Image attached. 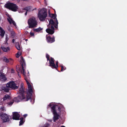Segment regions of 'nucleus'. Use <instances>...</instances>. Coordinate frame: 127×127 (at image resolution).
Wrapping results in <instances>:
<instances>
[{"label":"nucleus","instance_id":"f257e3e1","mask_svg":"<svg viewBox=\"0 0 127 127\" xmlns=\"http://www.w3.org/2000/svg\"><path fill=\"white\" fill-rule=\"evenodd\" d=\"M21 60L20 61V64L22 67V70H21V73L24 76L25 79L27 83L28 89V93L30 94V95H32V87L30 83L27 79V78L26 75V73L25 72V70L24 67H25L26 65L25 60L23 57L21 56Z\"/></svg>","mask_w":127,"mask_h":127},{"label":"nucleus","instance_id":"f03ea898","mask_svg":"<svg viewBox=\"0 0 127 127\" xmlns=\"http://www.w3.org/2000/svg\"><path fill=\"white\" fill-rule=\"evenodd\" d=\"M20 87L18 92L19 95L25 98H26V97L27 96V95L29 96H30V98L29 99L31 100V101L32 100L31 98V96L32 95H30V94L28 93V91L27 90L25 89V88L23 86V83H21L20 84Z\"/></svg>","mask_w":127,"mask_h":127},{"label":"nucleus","instance_id":"7ed1b4c3","mask_svg":"<svg viewBox=\"0 0 127 127\" xmlns=\"http://www.w3.org/2000/svg\"><path fill=\"white\" fill-rule=\"evenodd\" d=\"M49 24L47 26L48 28L46 29V31L47 33L52 35L54 33V27L55 28L56 24H55V22L52 19L49 20Z\"/></svg>","mask_w":127,"mask_h":127},{"label":"nucleus","instance_id":"20e7f679","mask_svg":"<svg viewBox=\"0 0 127 127\" xmlns=\"http://www.w3.org/2000/svg\"><path fill=\"white\" fill-rule=\"evenodd\" d=\"M47 16V10L45 8H43L38 10V17L40 20H44Z\"/></svg>","mask_w":127,"mask_h":127},{"label":"nucleus","instance_id":"39448f33","mask_svg":"<svg viewBox=\"0 0 127 127\" xmlns=\"http://www.w3.org/2000/svg\"><path fill=\"white\" fill-rule=\"evenodd\" d=\"M28 23L29 28L36 27L37 25V23L36 19L33 17H32L28 20Z\"/></svg>","mask_w":127,"mask_h":127},{"label":"nucleus","instance_id":"423d86ee","mask_svg":"<svg viewBox=\"0 0 127 127\" xmlns=\"http://www.w3.org/2000/svg\"><path fill=\"white\" fill-rule=\"evenodd\" d=\"M4 7L7 8L14 12L17 11L18 9V6L16 4L10 2L6 3Z\"/></svg>","mask_w":127,"mask_h":127},{"label":"nucleus","instance_id":"0eeeda50","mask_svg":"<svg viewBox=\"0 0 127 127\" xmlns=\"http://www.w3.org/2000/svg\"><path fill=\"white\" fill-rule=\"evenodd\" d=\"M47 108L49 107H50L51 109H52V107L54 106L55 110L56 111V108H58V110L59 112H61L62 110H63L64 109V106L61 104H59L58 105L54 104L52 103H50L48 105Z\"/></svg>","mask_w":127,"mask_h":127},{"label":"nucleus","instance_id":"6e6552de","mask_svg":"<svg viewBox=\"0 0 127 127\" xmlns=\"http://www.w3.org/2000/svg\"><path fill=\"white\" fill-rule=\"evenodd\" d=\"M30 97L28 96L26 98H25L22 96L19 95L17 96L14 97L13 99V101L15 102H18L22 100L27 101L30 98Z\"/></svg>","mask_w":127,"mask_h":127},{"label":"nucleus","instance_id":"1a4fd4ad","mask_svg":"<svg viewBox=\"0 0 127 127\" xmlns=\"http://www.w3.org/2000/svg\"><path fill=\"white\" fill-rule=\"evenodd\" d=\"M54 59L53 58L51 57V62H50V64L49 66L51 67L52 69H55L57 70L58 71L60 72L59 70H58V67L59 62L58 61H57L56 64L54 63Z\"/></svg>","mask_w":127,"mask_h":127},{"label":"nucleus","instance_id":"9d476101","mask_svg":"<svg viewBox=\"0 0 127 127\" xmlns=\"http://www.w3.org/2000/svg\"><path fill=\"white\" fill-rule=\"evenodd\" d=\"M7 87L13 90H15L18 89L19 86H16L15 82L12 81L7 84Z\"/></svg>","mask_w":127,"mask_h":127},{"label":"nucleus","instance_id":"9b49d317","mask_svg":"<svg viewBox=\"0 0 127 127\" xmlns=\"http://www.w3.org/2000/svg\"><path fill=\"white\" fill-rule=\"evenodd\" d=\"M0 117H1V119L2 120L3 122H8L10 121V117L7 114L5 113H0Z\"/></svg>","mask_w":127,"mask_h":127},{"label":"nucleus","instance_id":"f8f14e48","mask_svg":"<svg viewBox=\"0 0 127 127\" xmlns=\"http://www.w3.org/2000/svg\"><path fill=\"white\" fill-rule=\"evenodd\" d=\"M51 111L54 115L53 117L54 122H55L56 120L59 119V115L58 114L56 111L55 110L54 106L52 107V109H51Z\"/></svg>","mask_w":127,"mask_h":127},{"label":"nucleus","instance_id":"ddd939ff","mask_svg":"<svg viewBox=\"0 0 127 127\" xmlns=\"http://www.w3.org/2000/svg\"><path fill=\"white\" fill-rule=\"evenodd\" d=\"M46 37V41L48 43H52L55 41V37L54 36L51 37L50 36L47 35Z\"/></svg>","mask_w":127,"mask_h":127},{"label":"nucleus","instance_id":"4468645a","mask_svg":"<svg viewBox=\"0 0 127 127\" xmlns=\"http://www.w3.org/2000/svg\"><path fill=\"white\" fill-rule=\"evenodd\" d=\"M13 117L12 118L13 120H19L20 119V116L19 114L17 112H13Z\"/></svg>","mask_w":127,"mask_h":127},{"label":"nucleus","instance_id":"2eb2a0df","mask_svg":"<svg viewBox=\"0 0 127 127\" xmlns=\"http://www.w3.org/2000/svg\"><path fill=\"white\" fill-rule=\"evenodd\" d=\"M51 15L52 16L51 18L54 19L55 21V24H56V25L55 26V28L57 29H58V22L56 18V14H51Z\"/></svg>","mask_w":127,"mask_h":127},{"label":"nucleus","instance_id":"dca6fc26","mask_svg":"<svg viewBox=\"0 0 127 127\" xmlns=\"http://www.w3.org/2000/svg\"><path fill=\"white\" fill-rule=\"evenodd\" d=\"M1 48L3 51L4 52H7L10 50L9 47H7L6 48L4 46H1Z\"/></svg>","mask_w":127,"mask_h":127},{"label":"nucleus","instance_id":"f3484780","mask_svg":"<svg viewBox=\"0 0 127 127\" xmlns=\"http://www.w3.org/2000/svg\"><path fill=\"white\" fill-rule=\"evenodd\" d=\"M5 32V31L0 27V35L1 37H3L4 36Z\"/></svg>","mask_w":127,"mask_h":127},{"label":"nucleus","instance_id":"a211bd4d","mask_svg":"<svg viewBox=\"0 0 127 127\" xmlns=\"http://www.w3.org/2000/svg\"><path fill=\"white\" fill-rule=\"evenodd\" d=\"M9 19H8L7 20L8 22L10 24H11L12 23L13 24L14 26H16V23L15 22V21L13 20L12 19L10 18H9Z\"/></svg>","mask_w":127,"mask_h":127},{"label":"nucleus","instance_id":"6ab92c4d","mask_svg":"<svg viewBox=\"0 0 127 127\" xmlns=\"http://www.w3.org/2000/svg\"><path fill=\"white\" fill-rule=\"evenodd\" d=\"M34 9H33L32 10V7L30 6L27 7L23 9V10H26L27 11H31L33 10Z\"/></svg>","mask_w":127,"mask_h":127},{"label":"nucleus","instance_id":"aec40b11","mask_svg":"<svg viewBox=\"0 0 127 127\" xmlns=\"http://www.w3.org/2000/svg\"><path fill=\"white\" fill-rule=\"evenodd\" d=\"M15 47L18 50H20L21 49L20 47L19 42L16 43L15 44Z\"/></svg>","mask_w":127,"mask_h":127},{"label":"nucleus","instance_id":"412c9836","mask_svg":"<svg viewBox=\"0 0 127 127\" xmlns=\"http://www.w3.org/2000/svg\"><path fill=\"white\" fill-rule=\"evenodd\" d=\"M3 90L6 92H8L10 90V88L7 87V84L6 85V87H4L3 89Z\"/></svg>","mask_w":127,"mask_h":127},{"label":"nucleus","instance_id":"4be33fe9","mask_svg":"<svg viewBox=\"0 0 127 127\" xmlns=\"http://www.w3.org/2000/svg\"><path fill=\"white\" fill-rule=\"evenodd\" d=\"M0 79H2L3 80H5L7 79L5 76L3 74H1L0 75Z\"/></svg>","mask_w":127,"mask_h":127},{"label":"nucleus","instance_id":"5701e85b","mask_svg":"<svg viewBox=\"0 0 127 127\" xmlns=\"http://www.w3.org/2000/svg\"><path fill=\"white\" fill-rule=\"evenodd\" d=\"M42 29L40 27L37 29H33V31L36 32H38L42 30Z\"/></svg>","mask_w":127,"mask_h":127},{"label":"nucleus","instance_id":"b1692460","mask_svg":"<svg viewBox=\"0 0 127 127\" xmlns=\"http://www.w3.org/2000/svg\"><path fill=\"white\" fill-rule=\"evenodd\" d=\"M10 96L9 95H4L3 97V100H5L7 99H9L10 98Z\"/></svg>","mask_w":127,"mask_h":127},{"label":"nucleus","instance_id":"393cba45","mask_svg":"<svg viewBox=\"0 0 127 127\" xmlns=\"http://www.w3.org/2000/svg\"><path fill=\"white\" fill-rule=\"evenodd\" d=\"M46 58H47V61H49V64H50V62L51 61H50L51 60V58H50V59H49V57H50V56L48 54H46Z\"/></svg>","mask_w":127,"mask_h":127},{"label":"nucleus","instance_id":"a878e982","mask_svg":"<svg viewBox=\"0 0 127 127\" xmlns=\"http://www.w3.org/2000/svg\"><path fill=\"white\" fill-rule=\"evenodd\" d=\"M3 61L6 63H8L9 62V59H8L7 58H6L5 57L3 59Z\"/></svg>","mask_w":127,"mask_h":127},{"label":"nucleus","instance_id":"bb28decb","mask_svg":"<svg viewBox=\"0 0 127 127\" xmlns=\"http://www.w3.org/2000/svg\"><path fill=\"white\" fill-rule=\"evenodd\" d=\"M60 66L61 67V71H63L66 69V68L65 67H64L62 65H60Z\"/></svg>","mask_w":127,"mask_h":127},{"label":"nucleus","instance_id":"cd10ccee","mask_svg":"<svg viewBox=\"0 0 127 127\" xmlns=\"http://www.w3.org/2000/svg\"><path fill=\"white\" fill-rule=\"evenodd\" d=\"M24 123V122L23 120H20L19 122V125L21 126Z\"/></svg>","mask_w":127,"mask_h":127},{"label":"nucleus","instance_id":"c85d7f7f","mask_svg":"<svg viewBox=\"0 0 127 127\" xmlns=\"http://www.w3.org/2000/svg\"><path fill=\"white\" fill-rule=\"evenodd\" d=\"M9 63H10V64H12L13 63V61L12 59H11L10 58V59H9Z\"/></svg>","mask_w":127,"mask_h":127},{"label":"nucleus","instance_id":"c756f323","mask_svg":"<svg viewBox=\"0 0 127 127\" xmlns=\"http://www.w3.org/2000/svg\"><path fill=\"white\" fill-rule=\"evenodd\" d=\"M8 39H9L7 37V36H6V37L5 38V43H7V44H8V43H7V41H8Z\"/></svg>","mask_w":127,"mask_h":127},{"label":"nucleus","instance_id":"7c9ffc66","mask_svg":"<svg viewBox=\"0 0 127 127\" xmlns=\"http://www.w3.org/2000/svg\"><path fill=\"white\" fill-rule=\"evenodd\" d=\"M14 101H10V102H9L8 103V104L9 105H11L12 104H13V103L14 102Z\"/></svg>","mask_w":127,"mask_h":127},{"label":"nucleus","instance_id":"2f4dec72","mask_svg":"<svg viewBox=\"0 0 127 127\" xmlns=\"http://www.w3.org/2000/svg\"><path fill=\"white\" fill-rule=\"evenodd\" d=\"M49 124H47L44 127H49Z\"/></svg>","mask_w":127,"mask_h":127},{"label":"nucleus","instance_id":"473e14b6","mask_svg":"<svg viewBox=\"0 0 127 127\" xmlns=\"http://www.w3.org/2000/svg\"><path fill=\"white\" fill-rule=\"evenodd\" d=\"M30 33V35H31L32 36H34V33L33 32H31Z\"/></svg>","mask_w":127,"mask_h":127},{"label":"nucleus","instance_id":"72a5a7b5","mask_svg":"<svg viewBox=\"0 0 127 127\" xmlns=\"http://www.w3.org/2000/svg\"><path fill=\"white\" fill-rule=\"evenodd\" d=\"M17 56H16V57L18 58L19 57L20 55L18 53H17Z\"/></svg>","mask_w":127,"mask_h":127},{"label":"nucleus","instance_id":"f704fd0d","mask_svg":"<svg viewBox=\"0 0 127 127\" xmlns=\"http://www.w3.org/2000/svg\"><path fill=\"white\" fill-rule=\"evenodd\" d=\"M20 120H23L24 118L23 117H22L20 118Z\"/></svg>","mask_w":127,"mask_h":127},{"label":"nucleus","instance_id":"c9c22d12","mask_svg":"<svg viewBox=\"0 0 127 127\" xmlns=\"http://www.w3.org/2000/svg\"><path fill=\"white\" fill-rule=\"evenodd\" d=\"M49 17H51V18L52 17V15H51V14H49Z\"/></svg>","mask_w":127,"mask_h":127},{"label":"nucleus","instance_id":"e433bc0d","mask_svg":"<svg viewBox=\"0 0 127 127\" xmlns=\"http://www.w3.org/2000/svg\"><path fill=\"white\" fill-rule=\"evenodd\" d=\"M27 115V114H25L24 115V116L25 118L26 117Z\"/></svg>","mask_w":127,"mask_h":127},{"label":"nucleus","instance_id":"4c0bfd02","mask_svg":"<svg viewBox=\"0 0 127 127\" xmlns=\"http://www.w3.org/2000/svg\"><path fill=\"white\" fill-rule=\"evenodd\" d=\"M14 41H15V40L14 39H13L12 40V42L13 43H14Z\"/></svg>","mask_w":127,"mask_h":127},{"label":"nucleus","instance_id":"58836bf2","mask_svg":"<svg viewBox=\"0 0 127 127\" xmlns=\"http://www.w3.org/2000/svg\"><path fill=\"white\" fill-rule=\"evenodd\" d=\"M27 11H26V12L25 13V15H27Z\"/></svg>","mask_w":127,"mask_h":127},{"label":"nucleus","instance_id":"ea45409f","mask_svg":"<svg viewBox=\"0 0 127 127\" xmlns=\"http://www.w3.org/2000/svg\"><path fill=\"white\" fill-rule=\"evenodd\" d=\"M18 75L19 76V77H21V76L20 75H19V74H18Z\"/></svg>","mask_w":127,"mask_h":127},{"label":"nucleus","instance_id":"a19ab883","mask_svg":"<svg viewBox=\"0 0 127 127\" xmlns=\"http://www.w3.org/2000/svg\"><path fill=\"white\" fill-rule=\"evenodd\" d=\"M1 18L0 15V21L1 20Z\"/></svg>","mask_w":127,"mask_h":127},{"label":"nucleus","instance_id":"79ce46f5","mask_svg":"<svg viewBox=\"0 0 127 127\" xmlns=\"http://www.w3.org/2000/svg\"><path fill=\"white\" fill-rule=\"evenodd\" d=\"M1 109H2V111H3V110H4L3 108H2Z\"/></svg>","mask_w":127,"mask_h":127},{"label":"nucleus","instance_id":"37998d69","mask_svg":"<svg viewBox=\"0 0 127 127\" xmlns=\"http://www.w3.org/2000/svg\"><path fill=\"white\" fill-rule=\"evenodd\" d=\"M61 127H65V126H62Z\"/></svg>","mask_w":127,"mask_h":127},{"label":"nucleus","instance_id":"c03bdc74","mask_svg":"<svg viewBox=\"0 0 127 127\" xmlns=\"http://www.w3.org/2000/svg\"><path fill=\"white\" fill-rule=\"evenodd\" d=\"M13 70H13V69H11V71H13Z\"/></svg>","mask_w":127,"mask_h":127},{"label":"nucleus","instance_id":"a18cd8bd","mask_svg":"<svg viewBox=\"0 0 127 127\" xmlns=\"http://www.w3.org/2000/svg\"><path fill=\"white\" fill-rule=\"evenodd\" d=\"M28 32H27V33H26V34H27V33H28Z\"/></svg>","mask_w":127,"mask_h":127},{"label":"nucleus","instance_id":"49530a36","mask_svg":"<svg viewBox=\"0 0 127 127\" xmlns=\"http://www.w3.org/2000/svg\"><path fill=\"white\" fill-rule=\"evenodd\" d=\"M27 40H27V39H26V41H27Z\"/></svg>","mask_w":127,"mask_h":127}]
</instances>
